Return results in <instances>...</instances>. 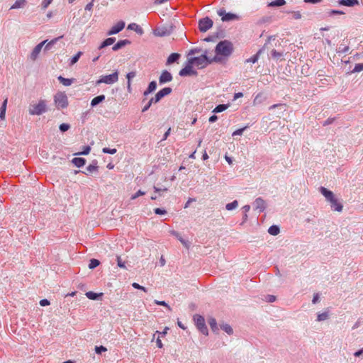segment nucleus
<instances>
[{
  "label": "nucleus",
  "instance_id": "1",
  "mask_svg": "<svg viewBox=\"0 0 363 363\" xmlns=\"http://www.w3.org/2000/svg\"><path fill=\"white\" fill-rule=\"evenodd\" d=\"M190 64L196 65L199 68H204L213 62H219L220 57L215 56L213 58L210 59L207 57V51L199 57H193L189 59Z\"/></svg>",
  "mask_w": 363,
  "mask_h": 363
},
{
  "label": "nucleus",
  "instance_id": "2",
  "mask_svg": "<svg viewBox=\"0 0 363 363\" xmlns=\"http://www.w3.org/2000/svg\"><path fill=\"white\" fill-rule=\"evenodd\" d=\"M215 51L217 55L228 57L233 52V45L228 40L220 41L217 44Z\"/></svg>",
  "mask_w": 363,
  "mask_h": 363
},
{
  "label": "nucleus",
  "instance_id": "3",
  "mask_svg": "<svg viewBox=\"0 0 363 363\" xmlns=\"http://www.w3.org/2000/svg\"><path fill=\"white\" fill-rule=\"evenodd\" d=\"M47 104L45 100L40 99L35 105H30L29 107V114L32 116H40L47 112Z\"/></svg>",
  "mask_w": 363,
  "mask_h": 363
},
{
  "label": "nucleus",
  "instance_id": "4",
  "mask_svg": "<svg viewBox=\"0 0 363 363\" xmlns=\"http://www.w3.org/2000/svg\"><path fill=\"white\" fill-rule=\"evenodd\" d=\"M54 103L57 109L66 108L69 105L66 94L62 91L57 92L54 96Z\"/></svg>",
  "mask_w": 363,
  "mask_h": 363
},
{
  "label": "nucleus",
  "instance_id": "5",
  "mask_svg": "<svg viewBox=\"0 0 363 363\" xmlns=\"http://www.w3.org/2000/svg\"><path fill=\"white\" fill-rule=\"evenodd\" d=\"M194 320L198 330L203 335H208V330L206 327L204 318L199 314L194 316Z\"/></svg>",
  "mask_w": 363,
  "mask_h": 363
},
{
  "label": "nucleus",
  "instance_id": "6",
  "mask_svg": "<svg viewBox=\"0 0 363 363\" xmlns=\"http://www.w3.org/2000/svg\"><path fill=\"white\" fill-rule=\"evenodd\" d=\"M118 80V72L116 71L115 72L108 74V75H103L100 77V79L96 82V84H100L101 83H104L106 84H113Z\"/></svg>",
  "mask_w": 363,
  "mask_h": 363
},
{
  "label": "nucleus",
  "instance_id": "7",
  "mask_svg": "<svg viewBox=\"0 0 363 363\" xmlns=\"http://www.w3.org/2000/svg\"><path fill=\"white\" fill-rule=\"evenodd\" d=\"M217 13L218 15L221 17V20L223 22H228L240 19L239 16L232 13H227L223 8L219 9Z\"/></svg>",
  "mask_w": 363,
  "mask_h": 363
},
{
  "label": "nucleus",
  "instance_id": "8",
  "mask_svg": "<svg viewBox=\"0 0 363 363\" xmlns=\"http://www.w3.org/2000/svg\"><path fill=\"white\" fill-rule=\"evenodd\" d=\"M193 64H190V61L188 60L186 65L179 71V74L181 77L196 76L197 72L193 69Z\"/></svg>",
  "mask_w": 363,
  "mask_h": 363
},
{
  "label": "nucleus",
  "instance_id": "9",
  "mask_svg": "<svg viewBox=\"0 0 363 363\" xmlns=\"http://www.w3.org/2000/svg\"><path fill=\"white\" fill-rule=\"evenodd\" d=\"M213 21L208 18H203L199 21V28L201 32H206L213 26Z\"/></svg>",
  "mask_w": 363,
  "mask_h": 363
},
{
  "label": "nucleus",
  "instance_id": "10",
  "mask_svg": "<svg viewBox=\"0 0 363 363\" xmlns=\"http://www.w3.org/2000/svg\"><path fill=\"white\" fill-rule=\"evenodd\" d=\"M125 27V22L123 21H118L116 25L107 32L108 35H112L121 32Z\"/></svg>",
  "mask_w": 363,
  "mask_h": 363
},
{
  "label": "nucleus",
  "instance_id": "11",
  "mask_svg": "<svg viewBox=\"0 0 363 363\" xmlns=\"http://www.w3.org/2000/svg\"><path fill=\"white\" fill-rule=\"evenodd\" d=\"M172 79L173 77L169 71L163 70L159 77V83L160 84H164L165 83L171 82Z\"/></svg>",
  "mask_w": 363,
  "mask_h": 363
},
{
  "label": "nucleus",
  "instance_id": "12",
  "mask_svg": "<svg viewBox=\"0 0 363 363\" xmlns=\"http://www.w3.org/2000/svg\"><path fill=\"white\" fill-rule=\"evenodd\" d=\"M272 38V37H269L267 40V42L264 45V46L262 47V48L259 49L258 50V52L254 55L253 56H252L251 57L248 58L246 60V62H252V63H255L258 61L259 60V55H261V53L264 51V48L267 46V44L269 42V40Z\"/></svg>",
  "mask_w": 363,
  "mask_h": 363
},
{
  "label": "nucleus",
  "instance_id": "13",
  "mask_svg": "<svg viewBox=\"0 0 363 363\" xmlns=\"http://www.w3.org/2000/svg\"><path fill=\"white\" fill-rule=\"evenodd\" d=\"M47 43V40H44L43 42H41L40 43L38 44L33 50V51L31 52L30 55V58L32 60H35L39 55V53L40 52L41 50H42V48L43 46Z\"/></svg>",
  "mask_w": 363,
  "mask_h": 363
},
{
  "label": "nucleus",
  "instance_id": "14",
  "mask_svg": "<svg viewBox=\"0 0 363 363\" xmlns=\"http://www.w3.org/2000/svg\"><path fill=\"white\" fill-rule=\"evenodd\" d=\"M254 206L256 210H258L259 212H263L267 207L265 201L261 198H257L254 201Z\"/></svg>",
  "mask_w": 363,
  "mask_h": 363
},
{
  "label": "nucleus",
  "instance_id": "15",
  "mask_svg": "<svg viewBox=\"0 0 363 363\" xmlns=\"http://www.w3.org/2000/svg\"><path fill=\"white\" fill-rule=\"evenodd\" d=\"M172 89L170 87H164L160 90L155 95V100H159V101L165 96L172 93Z\"/></svg>",
  "mask_w": 363,
  "mask_h": 363
},
{
  "label": "nucleus",
  "instance_id": "16",
  "mask_svg": "<svg viewBox=\"0 0 363 363\" xmlns=\"http://www.w3.org/2000/svg\"><path fill=\"white\" fill-rule=\"evenodd\" d=\"M131 43L130 40L128 39L118 40L113 47L112 50L113 51H118V50L124 48L125 46L130 45Z\"/></svg>",
  "mask_w": 363,
  "mask_h": 363
},
{
  "label": "nucleus",
  "instance_id": "17",
  "mask_svg": "<svg viewBox=\"0 0 363 363\" xmlns=\"http://www.w3.org/2000/svg\"><path fill=\"white\" fill-rule=\"evenodd\" d=\"M330 207L333 211L341 212L343 208V206L341 203L334 197L330 201Z\"/></svg>",
  "mask_w": 363,
  "mask_h": 363
},
{
  "label": "nucleus",
  "instance_id": "18",
  "mask_svg": "<svg viewBox=\"0 0 363 363\" xmlns=\"http://www.w3.org/2000/svg\"><path fill=\"white\" fill-rule=\"evenodd\" d=\"M170 233L172 235H174V237H176L181 242V243L184 246L185 248H186L187 250L189 249L190 242L189 241H186L184 239H183L182 237L180 235V234L178 232H177L175 230H172V231H170Z\"/></svg>",
  "mask_w": 363,
  "mask_h": 363
},
{
  "label": "nucleus",
  "instance_id": "19",
  "mask_svg": "<svg viewBox=\"0 0 363 363\" xmlns=\"http://www.w3.org/2000/svg\"><path fill=\"white\" fill-rule=\"evenodd\" d=\"M320 193L325 197L326 200L329 202L335 197L333 191L327 189L326 188L321 186L320 188Z\"/></svg>",
  "mask_w": 363,
  "mask_h": 363
},
{
  "label": "nucleus",
  "instance_id": "20",
  "mask_svg": "<svg viewBox=\"0 0 363 363\" xmlns=\"http://www.w3.org/2000/svg\"><path fill=\"white\" fill-rule=\"evenodd\" d=\"M153 33L156 36L163 37L169 35L170 32L166 28H157L154 30Z\"/></svg>",
  "mask_w": 363,
  "mask_h": 363
},
{
  "label": "nucleus",
  "instance_id": "21",
  "mask_svg": "<svg viewBox=\"0 0 363 363\" xmlns=\"http://www.w3.org/2000/svg\"><path fill=\"white\" fill-rule=\"evenodd\" d=\"M180 56L181 55L179 53H172L167 60L166 65H169L174 62H177L180 58Z\"/></svg>",
  "mask_w": 363,
  "mask_h": 363
},
{
  "label": "nucleus",
  "instance_id": "22",
  "mask_svg": "<svg viewBox=\"0 0 363 363\" xmlns=\"http://www.w3.org/2000/svg\"><path fill=\"white\" fill-rule=\"evenodd\" d=\"M338 3L340 5L351 7V6H354L355 5H358L359 1L358 0H340L338 1Z\"/></svg>",
  "mask_w": 363,
  "mask_h": 363
},
{
  "label": "nucleus",
  "instance_id": "23",
  "mask_svg": "<svg viewBox=\"0 0 363 363\" xmlns=\"http://www.w3.org/2000/svg\"><path fill=\"white\" fill-rule=\"evenodd\" d=\"M115 41H116L115 38H113V37L108 38L101 43V44L99 47V49L101 50L107 46H109V45L113 44L115 43Z\"/></svg>",
  "mask_w": 363,
  "mask_h": 363
},
{
  "label": "nucleus",
  "instance_id": "24",
  "mask_svg": "<svg viewBox=\"0 0 363 363\" xmlns=\"http://www.w3.org/2000/svg\"><path fill=\"white\" fill-rule=\"evenodd\" d=\"M105 100V96L104 94L99 95L94 97L91 101V106L94 107Z\"/></svg>",
  "mask_w": 363,
  "mask_h": 363
},
{
  "label": "nucleus",
  "instance_id": "25",
  "mask_svg": "<svg viewBox=\"0 0 363 363\" xmlns=\"http://www.w3.org/2000/svg\"><path fill=\"white\" fill-rule=\"evenodd\" d=\"M57 79L59 80V82L61 84H62L64 86H70L75 80L74 78L67 79V78L63 77L62 76H59L57 77Z\"/></svg>",
  "mask_w": 363,
  "mask_h": 363
},
{
  "label": "nucleus",
  "instance_id": "26",
  "mask_svg": "<svg viewBox=\"0 0 363 363\" xmlns=\"http://www.w3.org/2000/svg\"><path fill=\"white\" fill-rule=\"evenodd\" d=\"M72 162L77 167H82L86 164V160L82 157H74Z\"/></svg>",
  "mask_w": 363,
  "mask_h": 363
},
{
  "label": "nucleus",
  "instance_id": "27",
  "mask_svg": "<svg viewBox=\"0 0 363 363\" xmlns=\"http://www.w3.org/2000/svg\"><path fill=\"white\" fill-rule=\"evenodd\" d=\"M208 324L213 333H218L219 329L218 327L216 320L214 318H211L208 319Z\"/></svg>",
  "mask_w": 363,
  "mask_h": 363
},
{
  "label": "nucleus",
  "instance_id": "28",
  "mask_svg": "<svg viewBox=\"0 0 363 363\" xmlns=\"http://www.w3.org/2000/svg\"><path fill=\"white\" fill-rule=\"evenodd\" d=\"M128 29L133 30L139 34H142L143 33L142 28L135 23L129 24L128 26Z\"/></svg>",
  "mask_w": 363,
  "mask_h": 363
},
{
  "label": "nucleus",
  "instance_id": "29",
  "mask_svg": "<svg viewBox=\"0 0 363 363\" xmlns=\"http://www.w3.org/2000/svg\"><path fill=\"white\" fill-rule=\"evenodd\" d=\"M26 4V0H16L15 3L11 6L10 9H16L23 7Z\"/></svg>",
  "mask_w": 363,
  "mask_h": 363
},
{
  "label": "nucleus",
  "instance_id": "30",
  "mask_svg": "<svg viewBox=\"0 0 363 363\" xmlns=\"http://www.w3.org/2000/svg\"><path fill=\"white\" fill-rule=\"evenodd\" d=\"M86 297L90 300H97L99 296H103L102 293L96 294L93 291H89L86 293Z\"/></svg>",
  "mask_w": 363,
  "mask_h": 363
},
{
  "label": "nucleus",
  "instance_id": "31",
  "mask_svg": "<svg viewBox=\"0 0 363 363\" xmlns=\"http://www.w3.org/2000/svg\"><path fill=\"white\" fill-rule=\"evenodd\" d=\"M220 327L228 335H232L233 333V330L229 324L223 323L220 325Z\"/></svg>",
  "mask_w": 363,
  "mask_h": 363
},
{
  "label": "nucleus",
  "instance_id": "32",
  "mask_svg": "<svg viewBox=\"0 0 363 363\" xmlns=\"http://www.w3.org/2000/svg\"><path fill=\"white\" fill-rule=\"evenodd\" d=\"M63 36L61 35V36H59L57 38H55L54 39H52V40H50L49 43H48L46 44V45L45 46V50H49L51 49V48L61 38H62Z\"/></svg>",
  "mask_w": 363,
  "mask_h": 363
},
{
  "label": "nucleus",
  "instance_id": "33",
  "mask_svg": "<svg viewBox=\"0 0 363 363\" xmlns=\"http://www.w3.org/2000/svg\"><path fill=\"white\" fill-rule=\"evenodd\" d=\"M280 230L279 226L273 225L268 229V233L272 235H277L279 233Z\"/></svg>",
  "mask_w": 363,
  "mask_h": 363
},
{
  "label": "nucleus",
  "instance_id": "34",
  "mask_svg": "<svg viewBox=\"0 0 363 363\" xmlns=\"http://www.w3.org/2000/svg\"><path fill=\"white\" fill-rule=\"evenodd\" d=\"M83 52H81V51H79L76 55H74L71 59H70V61H69V65L70 66H72L74 65L75 63L77 62V61L79 60V59L80 58V57L82 55Z\"/></svg>",
  "mask_w": 363,
  "mask_h": 363
},
{
  "label": "nucleus",
  "instance_id": "35",
  "mask_svg": "<svg viewBox=\"0 0 363 363\" xmlns=\"http://www.w3.org/2000/svg\"><path fill=\"white\" fill-rule=\"evenodd\" d=\"M285 4H286L285 0H274L272 2H270L268 4V6H270V7L281 6H284Z\"/></svg>",
  "mask_w": 363,
  "mask_h": 363
},
{
  "label": "nucleus",
  "instance_id": "36",
  "mask_svg": "<svg viewBox=\"0 0 363 363\" xmlns=\"http://www.w3.org/2000/svg\"><path fill=\"white\" fill-rule=\"evenodd\" d=\"M6 104H7V99L4 101V102L1 105V109H0V118L1 120H4L5 118Z\"/></svg>",
  "mask_w": 363,
  "mask_h": 363
},
{
  "label": "nucleus",
  "instance_id": "37",
  "mask_svg": "<svg viewBox=\"0 0 363 363\" xmlns=\"http://www.w3.org/2000/svg\"><path fill=\"white\" fill-rule=\"evenodd\" d=\"M228 107V104H219L216 106V108L213 109V113H220L226 110Z\"/></svg>",
  "mask_w": 363,
  "mask_h": 363
},
{
  "label": "nucleus",
  "instance_id": "38",
  "mask_svg": "<svg viewBox=\"0 0 363 363\" xmlns=\"http://www.w3.org/2000/svg\"><path fill=\"white\" fill-rule=\"evenodd\" d=\"M329 318V312L325 311L321 313H318L317 315V321H323Z\"/></svg>",
  "mask_w": 363,
  "mask_h": 363
},
{
  "label": "nucleus",
  "instance_id": "39",
  "mask_svg": "<svg viewBox=\"0 0 363 363\" xmlns=\"http://www.w3.org/2000/svg\"><path fill=\"white\" fill-rule=\"evenodd\" d=\"M98 169V166H97V161L96 160H93L92 161V163L91 164H89L87 167H86V170L91 173L94 171H96Z\"/></svg>",
  "mask_w": 363,
  "mask_h": 363
},
{
  "label": "nucleus",
  "instance_id": "40",
  "mask_svg": "<svg viewBox=\"0 0 363 363\" xmlns=\"http://www.w3.org/2000/svg\"><path fill=\"white\" fill-rule=\"evenodd\" d=\"M238 206V202L237 200L233 201L231 203H227L225 206V208L228 211H232L235 209Z\"/></svg>",
  "mask_w": 363,
  "mask_h": 363
},
{
  "label": "nucleus",
  "instance_id": "41",
  "mask_svg": "<svg viewBox=\"0 0 363 363\" xmlns=\"http://www.w3.org/2000/svg\"><path fill=\"white\" fill-rule=\"evenodd\" d=\"M284 55V53L283 52H278L276 50H272L271 51V56L273 59H275V60H279L280 59L281 57H283Z\"/></svg>",
  "mask_w": 363,
  "mask_h": 363
},
{
  "label": "nucleus",
  "instance_id": "42",
  "mask_svg": "<svg viewBox=\"0 0 363 363\" xmlns=\"http://www.w3.org/2000/svg\"><path fill=\"white\" fill-rule=\"evenodd\" d=\"M100 264V262L96 259H91L89 264V268L93 269Z\"/></svg>",
  "mask_w": 363,
  "mask_h": 363
},
{
  "label": "nucleus",
  "instance_id": "43",
  "mask_svg": "<svg viewBox=\"0 0 363 363\" xmlns=\"http://www.w3.org/2000/svg\"><path fill=\"white\" fill-rule=\"evenodd\" d=\"M90 151H91V147L89 146L86 145V146L83 147V150L82 152L75 153L74 155H86L90 152Z\"/></svg>",
  "mask_w": 363,
  "mask_h": 363
},
{
  "label": "nucleus",
  "instance_id": "44",
  "mask_svg": "<svg viewBox=\"0 0 363 363\" xmlns=\"http://www.w3.org/2000/svg\"><path fill=\"white\" fill-rule=\"evenodd\" d=\"M363 70V63H358L356 64L353 70L352 71V73L359 72Z\"/></svg>",
  "mask_w": 363,
  "mask_h": 363
},
{
  "label": "nucleus",
  "instance_id": "45",
  "mask_svg": "<svg viewBox=\"0 0 363 363\" xmlns=\"http://www.w3.org/2000/svg\"><path fill=\"white\" fill-rule=\"evenodd\" d=\"M102 152L106 154L113 155L117 152V150L116 148L111 149L109 147H104Z\"/></svg>",
  "mask_w": 363,
  "mask_h": 363
},
{
  "label": "nucleus",
  "instance_id": "46",
  "mask_svg": "<svg viewBox=\"0 0 363 363\" xmlns=\"http://www.w3.org/2000/svg\"><path fill=\"white\" fill-rule=\"evenodd\" d=\"M70 128V125L68 123H62L60 125L59 129L61 132L64 133Z\"/></svg>",
  "mask_w": 363,
  "mask_h": 363
},
{
  "label": "nucleus",
  "instance_id": "47",
  "mask_svg": "<svg viewBox=\"0 0 363 363\" xmlns=\"http://www.w3.org/2000/svg\"><path fill=\"white\" fill-rule=\"evenodd\" d=\"M107 351V348L104 346H96L95 347V352L96 354H101L103 352H106Z\"/></svg>",
  "mask_w": 363,
  "mask_h": 363
},
{
  "label": "nucleus",
  "instance_id": "48",
  "mask_svg": "<svg viewBox=\"0 0 363 363\" xmlns=\"http://www.w3.org/2000/svg\"><path fill=\"white\" fill-rule=\"evenodd\" d=\"M147 89L149 90H150L152 92L155 91V89H157V83H156V82L155 81L150 82V84H148Z\"/></svg>",
  "mask_w": 363,
  "mask_h": 363
},
{
  "label": "nucleus",
  "instance_id": "49",
  "mask_svg": "<svg viewBox=\"0 0 363 363\" xmlns=\"http://www.w3.org/2000/svg\"><path fill=\"white\" fill-rule=\"evenodd\" d=\"M247 128V126H245V127H243L242 128H239L238 130H236L235 131H234L232 134L233 136H235V135H241L244 130H246Z\"/></svg>",
  "mask_w": 363,
  "mask_h": 363
},
{
  "label": "nucleus",
  "instance_id": "50",
  "mask_svg": "<svg viewBox=\"0 0 363 363\" xmlns=\"http://www.w3.org/2000/svg\"><path fill=\"white\" fill-rule=\"evenodd\" d=\"M145 194V191H143L142 190H138L135 194L132 195L131 199L134 200V199H137L138 197H139L140 196H143Z\"/></svg>",
  "mask_w": 363,
  "mask_h": 363
},
{
  "label": "nucleus",
  "instance_id": "51",
  "mask_svg": "<svg viewBox=\"0 0 363 363\" xmlns=\"http://www.w3.org/2000/svg\"><path fill=\"white\" fill-rule=\"evenodd\" d=\"M154 212L157 215H164L167 213L166 210L160 208H156L154 209Z\"/></svg>",
  "mask_w": 363,
  "mask_h": 363
},
{
  "label": "nucleus",
  "instance_id": "52",
  "mask_svg": "<svg viewBox=\"0 0 363 363\" xmlns=\"http://www.w3.org/2000/svg\"><path fill=\"white\" fill-rule=\"evenodd\" d=\"M132 286L134 288V289H140V290H143V291L145 292H147V289L145 288L144 286H140L139 284L138 283H133L132 284Z\"/></svg>",
  "mask_w": 363,
  "mask_h": 363
},
{
  "label": "nucleus",
  "instance_id": "53",
  "mask_svg": "<svg viewBox=\"0 0 363 363\" xmlns=\"http://www.w3.org/2000/svg\"><path fill=\"white\" fill-rule=\"evenodd\" d=\"M155 304H157L158 306H163L167 307L169 310H171V308L169 307V306L164 301L155 300Z\"/></svg>",
  "mask_w": 363,
  "mask_h": 363
},
{
  "label": "nucleus",
  "instance_id": "54",
  "mask_svg": "<svg viewBox=\"0 0 363 363\" xmlns=\"http://www.w3.org/2000/svg\"><path fill=\"white\" fill-rule=\"evenodd\" d=\"M117 264L121 268H125V262L122 261L121 257H117Z\"/></svg>",
  "mask_w": 363,
  "mask_h": 363
},
{
  "label": "nucleus",
  "instance_id": "55",
  "mask_svg": "<svg viewBox=\"0 0 363 363\" xmlns=\"http://www.w3.org/2000/svg\"><path fill=\"white\" fill-rule=\"evenodd\" d=\"M136 76L135 72H130L127 74L126 78L128 79V82H130V80Z\"/></svg>",
  "mask_w": 363,
  "mask_h": 363
},
{
  "label": "nucleus",
  "instance_id": "56",
  "mask_svg": "<svg viewBox=\"0 0 363 363\" xmlns=\"http://www.w3.org/2000/svg\"><path fill=\"white\" fill-rule=\"evenodd\" d=\"M335 118H328L327 120H325L323 122V126H326V125H328L333 123L335 121Z\"/></svg>",
  "mask_w": 363,
  "mask_h": 363
},
{
  "label": "nucleus",
  "instance_id": "57",
  "mask_svg": "<svg viewBox=\"0 0 363 363\" xmlns=\"http://www.w3.org/2000/svg\"><path fill=\"white\" fill-rule=\"evenodd\" d=\"M330 16L335 15V14H344V12L340 10H331L328 12Z\"/></svg>",
  "mask_w": 363,
  "mask_h": 363
},
{
  "label": "nucleus",
  "instance_id": "58",
  "mask_svg": "<svg viewBox=\"0 0 363 363\" xmlns=\"http://www.w3.org/2000/svg\"><path fill=\"white\" fill-rule=\"evenodd\" d=\"M52 0H43L42 2V6L43 9H46L51 3Z\"/></svg>",
  "mask_w": 363,
  "mask_h": 363
},
{
  "label": "nucleus",
  "instance_id": "59",
  "mask_svg": "<svg viewBox=\"0 0 363 363\" xmlns=\"http://www.w3.org/2000/svg\"><path fill=\"white\" fill-rule=\"evenodd\" d=\"M94 0H91V2L88 3L86 6H85V10L86 11H91L93 8V6H94Z\"/></svg>",
  "mask_w": 363,
  "mask_h": 363
},
{
  "label": "nucleus",
  "instance_id": "60",
  "mask_svg": "<svg viewBox=\"0 0 363 363\" xmlns=\"http://www.w3.org/2000/svg\"><path fill=\"white\" fill-rule=\"evenodd\" d=\"M40 305L41 306H47L50 305V301L48 299H42L40 301Z\"/></svg>",
  "mask_w": 363,
  "mask_h": 363
},
{
  "label": "nucleus",
  "instance_id": "61",
  "mask_svg": "<svg viewBox=\"0 0 363 363\" xmlns=\"http://www.w3.org/2000/svg\"><path fill=\"white\" fill-rule=\"evenodd\" d=\"M293 17L295 19H300L301 18V14L300 11H293L292 12Z\"/></svg>",
  "mask_w": 363,
  "mask_h": 363
},
{
  "label": "nucleus",
  "instance_id": "62",
  "mask_svg": "<svg viewBox=\"0 0 363 363\" xmlns=\"http://www.w3.org/2000/svg\"><path fill=\"white\" fill-rule=\"evenodd\" d=\"M276 300V297L273 295H268L267 297V301L272 303Z\"/></svg>",
  "mask_w": 363,
  "mask_h": 363
},
{
  "label": "nucleus",
  "instance_id": "63",
  "mask_svg": "<svg viewBox=\"0 0 363 363\" xmlns=\"http://www.w3.org/2000/svg\"><path fill=\"white\" fill-rule=\"evenodd\" d=\"M349 47L348 46H345L344 48H341L340 47L339 48V51L338 52H341V53H345L347 52L348 50H349Z\"/></svg>",
  "mask_w": 363,
  "mask_h": 363
},
{
  "label": "nucleus",
  "instance_id": "64",
  "mask_svg": "<svg viewBox=\"0 0 363 363\" xmlns=\"http://www.w3.org/2000/svg\"><path fill=\"white\" fill-rule=\"evenodd\" d=\"M319 301V294H314L313 296V298L312 299V303L313 304L316 303L318 301Z\"/></svg>",
  "mask_w": 363,
  "mask_h": 363
}]
</instances>
